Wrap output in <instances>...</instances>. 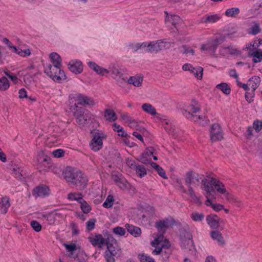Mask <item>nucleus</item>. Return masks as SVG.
<instances>
[{
    "label": "nucleus",
    "mask_w": 262,
    "mask_h": 262,
    "mask_svg": "<svg viewBox=\"0 0 262 262\" xmlns=\"http://www.w3.org/2000/svg\"><path fill=\"white\" fill-rule=\"evenodd\" d=\"M63 176L69 185L77 190H83L88 184L87 177L81 171L72 167H66Z\"/></svg>",
    "instance_id": "1"
},
{
    "label": "nucleus",
    "mask_w": 262,
    "mask_h": 262,
    "mask_svg": "<svg viewBox=\"0 0 262 262\" xmlns=\"http://www.w3.org/2000/svg\"><path fill=\"white\" fill-rule=\"evenodd\" d=\"M202 177V174L192 171H187L184 176V181L185 184L187 186L188 189L187 190L183 187L181 186V191L188 194L191 198V201L198 204H201V201L200 199L195 195L191 185L193 184L198 185L201 183Z\"/></svg>",
    "instance_id": "2"
},
{
    "label": "nucleus",
    "mask_w": 262,
    "mask_h": 262,
    "mask_svg": "<svg viewBox=\"0 0 262 262\" xmlns=\"http://www.w3.org/2000/svg\"><path fill=\"white\" fill-rule=\"evenodd\" d=\"M70 110L73 112L76 122L80 126H86L96 121L94 116L90 112L78 107L76 103L70 105Z\"/></svg>",
    "instance_id": "3"
},
{
    "label": "nucleus",
    "mask_w": 262,
    "mask_h": 262,
    "mask_svg": "<svg viewBox=\"0 0 262 262\" xmlns=\"http://www.w3.org/2000/svg\"><path fill=\"white\" fill-rule=\"evenodd\" d=\"M181 247L187 250L189 254L193 255L195 252L194 246L192 240V236L190 232V228L186 223L181 224Z\"/></svg>",
    "instance_id": "4"
},
{
    "label": "nucleus",
    "mask_w": 262,
    "mask_h": 262,
    "mask_svg": "<svg viewBox=\"0 0 262 262\" xmlns=\"http://www.w3.org/2000/svg\"><path fill=\"white\" fill-rule=\"evenodd\" d=\"M44 71L45 73L54 81L59 82L62 79H66V75L64 71L61 70V67L48 64L45 67Z\"/></svg>",
    "instance_id": "5"
},
{
    "label": "nucleus",
    "mask_w": 262,
    "mask_h": 262,
    "mask_svg": "<svg viewBox=\"0 0 262 262\" xmlns=\"http://www.w3.org/2000/svg\"><path fill=\"white\" fill-rule=\"evenodd\" d=\"M200 110V107L199 104L196 102H193L192 104L185 106V108H184L183 114L188 119L198 123L202 116L196 115L194 114L198 112Z\"/></svg>",
    "instance_id": "6"
},
{
    "label": "nucleus",
    "mask_w": 262,
    "mask_h": 262,
    "mask_svg": "<svg viewBox=\"0 0 262 262\" xmlns=\"http://www.w3.org/2000/svg\"><path fill=\"white\" fill-rule=\"evenodd\" d=\"M107 250L106 252L112 254L116 257L120 256L121 254V249L119 246L117 241L112 236L107 237V242L106 244Z\"/></svg>",
    "instance_id": "7"
},
{
    "label": "nucleus",
    "mask_w": 262,
    "mask_h": 262,
    "mask_svg": "<svg viewBox=\"0 0 262 262\" xmlns=\"http://www.w3.org/2000/svg\"><path fill=\"white\" fill-rule=\"evenodd\" d=\"M105 138V136L102 133L98 132L93 133V138L90 143V146L94 151H98L103 147L102 140Z\"/></svg>",
    "instance_id": "8"
},
{
    "label": "nucleus",
    "mask_w": 262,
    "mask_h": 262,
    "mask_svg": "<svg viewBox=\"0 0 262 262\" xmlns=\"http://www.w3.org/2000/svg\"><path fill=\"white\" fill-rule=\"evenodd\" d=\"M210 135V140L212 142L221 141L223 139V132L219 124L214 123L211 125Z\"/></svg>",
    "instance_id": "9"
},
{
    "label": "nucleus",
    "mask_w": 262,
    "mask_h": 262,
    "mask_svg": "<svg viewBox=\"0 0 262 262\" xmlns=\"http://www.w3.org/2000/svg\"><path fill=\"white\" fill-rule=\"evenodd\" d=\"M206 221L210 227L213 229H217L221 225H224V221L216 214H211L206 217Z\"/></svg>",
    "instance_id": "10"
},
{
    "label": "nucleus",
    "mask_w": 262,
    "mask_h": 262,
    "mask_svg": "<svg viewBox=\"0 0 262 262\" xmlns=\"http://www.w3.org/2000/svg\"><path fill=\"white\" fill-rule=\"evenodd\" d=\"M224 41V37H215L208 41L207 44H203L201 46V50H210L215 52L219 45L221 44Z\"/></svg>",
    "instance_id": "11"
},
{
    "label": "nucleus",
    "mask_w": 262,
    "mask_h": 262,
    "mask_svg": "<svg viewBox=\"0 0 262 262\" xmlns=\"http://www.w3.org/2000/svg\"><path fill=\"white\" fill-rule=\"evenodd\" d=\"M50 192V189L47 185L41 184L33 189L32 194L35 197L44 198L48 196Z\"/></svg>",
    "instance_id": "12"
},
{
    "label": "nucleus",
    "mask_w": 262,
    "mask_h": 262,
    "mask_svg": "<svg viewBox=\"0 0 262 262\" xmlns=\"http://www.w3.org/2000/svg\"><path fill=\"white\" fill-rule=\"evenodd\" d=\"M88 239L93 246H97L99 248H101L102 245H106L107 242V238H103V236L99 234H95L94 236L89 237Z\"/></svg>",
    "instance_id": "13"
},
{
    "label": "nucleus",
    "mask_w": 262,
    "mask_h": 262,
    "mask_svg": "<svg viewBox=\"0 0 262 262\" xmlns=\"http://www.w3.org/2000/svg\"><path fill=\"white\" fill-rule=\"evenodd\" d=\"M164 13L166 14L165 23L166 24H171L178 31H179L180 17L178 15L169 14L167 11H165Z\"/></svg>",
    "instance_id": "14"
},
{
    "label": "nucleus",
    "mask_w": 262,
    "mask_h": 262,
    "mask_svg": "<svg viewBox=\"0 0 262 262\" xmlns=\"http://www.w3.org/2000/svg\"><path fill=\"white\" fill-rule=\"evenodd\" d=\"M151 245L152 247L161 245L163 248L168 249L170 247L169 242L167 239H164L163 234L158 235L154 241L151 242Z\"/></svg>",
    "instance_id": "15"
},
{
    "label": "nucleus",
    "mask_w": 262,
    "mask_h": 262,
    "mask_svg": "<svg viewBox=\"0 0 262 262\" xmlns=\"http://www.w3.org/2000/svg\"><path fill=\"white\" fill-rule=\"evenodd\" d=\"M74 99L78 101V104L82 105H94V100L88 96L82 95L80 94H76Z\"/></svg>",
    "instance_id": "16"
},
{
    "label": "nucleus",
    "mask_w": 262,
    "mask_h": 262,
    "mask_svg": "<svg viewBox=\"0 0 262 262\" xmlns=\"http://www.w3.org/2000/svg\"><path fill=\"white\" fill-rule=\"evenodd\" d=\"M68 68L73 73L78 74L82 72L83 66L80 61L71 60L68 64Z\"/></svg>",
    "instance_id": "17"
},
{
    "label": "nucleus",
    "mask_w": 262,
    "mask_h": 262,
    "mask_svg": "<svg viewBox=\"0 0 262 262\" xmlns=\"http://www.w3.org/2000/svg\"><path fill=\"white\" fill-rule=\"evenodd\" d=\"M221 18V16L219 14H206L201 17L200 22L203 24L215 23Z\"/></svg>",
    "instance_id": "18"
},
{
    "label": "nucleus",
    "mask_w": 262,
    "mask_h": 262,
    "mask_svg": "<svg viewBox=\"0 0 262 262\" xmlns=\"http://www.w3.org/2000/svg\"><path fill=\"white\" fill-rule=\"evenodd\" d=\"M170 225L171 221L169 220H159L156 223V227L158 231L161 232L160 234L163 235Z\"/></svg>",
    "instance_id": "19"
},
{
    "label": "nucleus",
    "mask_w": 262,
    "mask_h": 262,
    "mask_svg": "<svg viewBox=\"0 0 262 262\" xmlns=\"http://www.w3.org/2000/svg\"><path fill=\"white\" fill-rule=\"evenodd\" d=\"M211 183L213 189L221 194H226V189L223 183L215 178H211Z\"/></svg>",
    "instance_id": "20"
},
{
    "label": "nucleus",
    "mask_w": 262,
    "mask_h": 262,
    "mask_svg": "<svg viewBox=\"0 0 262 262\" xmlns=\"http://www.w3.org/2000/svg\"><path fill=\"white\" fill-rule=\"evenodd\" d=\"M112 77L119 85L123 84V82H126L127 80V77L117 69L114 70L112 71Z\"/></svg>",
    "instance_id": "21"
},
{
    "label": "nucleus",
    "mask_w": 262,
    "mask_h": 262,
    "mask_svg": "<svg viewBox=\"0 0 262 262\" xmlns=\"http://www.w3.org/2000/svg\"><path fill=\"white\" fill-rule=\"evenodd\" d=\"M210 236L213 240L215 241L219 245L223 247L225 245V241L222 234L220 232L217 230L211 231L210 232Z\"/></svg>",
    "instance_id": "22"
},
{
    "label": "nucleus",
    "mask_w": 262,
    "mask_h": 262,
    "mask_svg": "<svg viewBox=\"0 0 262 262\" xmlns=\"http://www.w3.org/2000/svg\"><path fill=\"white\" fill-rule=\"evenodd\" d=\"M12 171L14 176L18 179L23 180L27 176L26 170L21 166L14 167Z\"/></svg>",
    "instance_id": "23"
},
{
    "label": "nucleus",
    "mask_w": 262,
    "mask_h": 262,
    "mask_svg": "<svg viewBox=\"0 0 262 262\" xmlns=\"http://www.w3.org/2000/svg\"><path fill=\"white\" fill-rule=\"evenodd\" d=\"M143 76L141 74H137L134 76H130L127 80L126 82L130 84H133L135 86L139 87L142 85L143 82Z\"/></svg>",
    "instance_id": "24"
},
{
    "label": "nucleus",
    "mask_w": 262,
    "mask_h": 262,
    "mask_svg": "<svg viewBox=\"0 0 262 262\" xmlns=\"http://www.w3.org/2000/svg\"><path fill=\"white\" fill-rule=\"evenodd\" d=\"M161 51L160 39L157 41L149 42V48L145 50L146 52L158 53Z\"/></svg>",
    "instance_id": "25"
},
{
    "label": "nucleus",
    "mask_w": 262,
    "mask_h": 262,
    "mask_svg": "<svg viewBox=\"0 0 262 262\" xmlns=\"http://www.w3.org/2000/svg\"><path fill=\"white\" fill-rule=\"evenodd\" d=\"M10 206V199L5 196L0 200V212L2 214H6Z\"/></svg>",
    "instance_id": "26"
},
{
    "label": "nucleus",
    "mask_w": 262,
    "mask_h": 262,
    "mask_svg": "<svg viewBox=\"0 0 262 262\" xmlns=\"http://www.w3.org/2000/svg\"><path fill=\"white\" fill-rule=\"evenodd\" d=\"M220 53L224 56H228L229 55H235L237 54V51L232 46L222 47L220 49Z\"/></svg>",
    "instance_id": "27"
},
{
    "label": "nucleus",
    "mask_w": 262,
    "mask_h": 262,
    "mask_svg": "<svg viewBox=\"0 0 262 262\" xmlns=\"http://www.w3.org/2000/svg\"><path fill=\"white\" fill-rule=\"evenodd\" d=\"M89 67L93 69L95 72L99 75H103L105 73H108L109 71L108 70L101 68L99 66L97 65L95 62L90 61L88 62Z\"/></svg>",
    "instance_id": "28"
},
{
    "label": "nucleus",
    "mask_w": 262,
    "mask_h": 262,
    "mask_svg": "<svg viewBox=\"0 0 262 262\" xmlns=\"http://www.w3.org/2000/svg\"><path fill=\"white\" fill-rule=\"evenodd\" d=\"M59 216L60 214L54 212H51L42 215L43 219L46 220L50 225L54 224L57 217Z\"/></svg>",
    "instance_id": "29"
},
{
    "label": "nucleus",
    "mask_w": 262,
    "mask_h": 262,
    "mask_svg": "<svg viewBox=\"0 0 262 262\" xmlns=\"http://www.w3.org/2000/svg\"><path fill=\"white\" fill-rule=\"evenodd\" d=\"M226 200L231 204H232L237 207H241L242 205V201L234 195L226 192L225 194Z\"/></svg>",
    "instance_id": "30"
},
{
    "label": "nucleus",
    "mask_w": 262,
    "mask_h": 262,
    "mask_svg": "<svg viewBox=\"0 0 262 262\" xmlns=\"http://www.w3.org/2000/svg\"><path fill=\"white\" fill-rule=\"evenodd\" d=\"M152 154L153 152L152 151L147 149L140 156L139 161L141 163L145 164L150 163L151 161V156L152 155Z\"/></svg>",
    "instance_id": "31"
},
{
    "label": "nucleus",
    "mask_w": 262,
    "mask_h": 262,
    "mask_svg": "<svg viewBox=\"0 0 262 262\" xmlns=\"http://www.w3.org/2000/svg\"><path fill=\"white\" fill-rule=\"evenodd\" d=\"M260 83L259 78L256 76L252 77L248 81V86L252 89V93L259 86Z\"/></svg>",
    "instance_id": "32"
},
{
    "label": "nucleus",
    "mask_w": 262,
    "mask_h": 262,
    "mask_svg": "<svg viewBox=\"0 0 262 262\" xmlns=\"http://www.w3.org/2000/svg\"><path fill=\"white\" fill-rule=\"evenodd\" d=\"M125 227L127 231L135 237L140 235L141 230L140 228L128 224H126Z\"/></svg>",
    "instance_id": "33"
},
{
    "label": "nucleus",
    "mask_w": 262,
    "mask_h": 262,
    "mask_svg": "<svg viewBox=\"0 0 262 262\" xmlns=\"http://www.w3.org/2000/svg\"><path fill=\"white\" fill-rule=\"evenodd\" d=\"M201 182L202 184L201 188L204 190H212V188H213L211 183V178L207 179L203 176Z\"/></svg>",
    "instance_id": "34"
},
{
    "label": "nucleus",
    "mask_w": 262,
    "mask_h": 262,
    "mask_svg": "<svg viewBox=\"0 0 262 262\" xmlns=\"http://www.w3.org/2000/svg\"><path fill=\"white\" fill-rule=\"evenodd\" d=\"M162 124L165 130L170 134L174 133V128L170 121L166 119H161Z\"/></svg>",
    "instance_id": "35"
},
{
    "label": "nucleus",
    "mask_w": 262,
    "mask_h": 262,
    "mask_svg": "<svg viewBox=\"0 0 262 262\" xmlns=\"http://www.w3.org/2000/svg\"><path fill=\"white\" fill-rule=\"evenodd\" d=\"M215 191L213 188H212V190H204V195L207 199L205 203L207 206H210V203L211 202V200L215 198Z\"/></svg>",
    "instance_id": "36"
},
{
    "label": "nucleus",
    "mask_w": 262,
    "mask_h": 262,
    "mask_svg": "<svg viewBox=\"0 0 262 262\" xmlns=\"http://www.w3.org/2000/svg\"><path fill=\"white\" fill-rule=\"evenodd\" d=\"M239 13L240 10L238 8L233 7L227 9L225 12V14L228 17H236Z\"/></svg>",
    "instance_id": "37"
},
{
    "label": "nucleus",
    "mask_w": 262,
    "mask_h": 262,
    "mask_svg": "<svg viewBox=\"0 0 262 262\" xmlns=\"http://www.w3.org/2000/svg\"><path fill=\"white\" fill-rule=\"evenodd\" d=\"M50 57L53 65L61 67V58L59 55L55 52H52L50 54Z\"/></svg>",
    "instance_id": "38"
},
{
    "label": "nucleus",
    "mask_w": 262,
    "mask_h": 262,
    "mask_svg": "<svg viewBox=\"0 0 262 262\" xmlns=\"http://www.w3.org/2000/svg\"><path fill=\"white\" fill-rule=\"evenodd\" d=\"M142 108L145 113L151 115H155L157 114L156 108L149 103H144L142 105Z\"/></svg>",
    "instance_id": "39"
},
{
    "label": "nucleus",
    "mask_w": 262,
    "mask_h": 262,
    "mask_svg": "<svg viewBox=\"0 0 262 262\" xmlns=\"http://www.w3.org/2000/svg\"><path fill=\"white\" fill-rule=\"evenodd\" d=\"M249 55L253 57V61L255 63L262 61V50L252 51L249 53Z\"/></svg>",
    "instance_id": "40"
},
{
    "label": "nucleus",
    "mask_w": 262,
    "mask_h": 262,
    "mask_svg": "<svg viewBox=\"0 0 262 262\" xmlns=\"http://www.w3.org/2000/svg\"><path fill=\"white\" fill-rule=\"evenodd\" d=\"M104 116L106 119L110 121H114L117 119L115 112L111 109L105 110Z\"/></svg>",
    "instance_id": "41"
},
{
    "label": "nucleus",
    "mask_w": 262,
    "mask_h": 262,
    "mask_svg": "<svg viewBox=\"0 0 262 262\" xmlns=\"http://www.w3.org/2000/svg\"><path fill=\"white\" fill-rule=\"evenodd\" d=\"M68 199L71 201H76L79 203L83 201L82 195L79 192H71L68 195Z\"/></svg>",
    "instance_id": "42"
},
{
    "label": "nucleus",
    "mask_w": 262,
    "mask_h": 262,
    "mask_svg": "<svg viewBox=\"0 0 262 262\" xmlns=\"http://www.w3.org/2000/svg\"><path fill=\"white\" fill-rule=\"evenodd\" d=\"M134 170L136 171L137 174L140 178L144 177L147 174L146 169L144 166L138 164Z\"/></svg>",
    "instance_id": "43"
},
{
    "label": "nucleus",
    "mask_w": 262,
    "mask_h": 262,
    "mask_svg": "<svg viewBox=\"0 0 262 262\" xmlns=\"http://www.w3.org/2000/svg\"><path fill=\"white\" fill-rule=\"evenodd\" d=\"M12 51L21 56H26L30 54V51L29 49L23 50L19 48H17L15 46L11 47Z\"/></svg>",
    "instance_id": "44"
},
{
    "label": "nucleus",
    "mask_w": 262,
    "mask_h": 262,
    "mask_svg": "<svg viewBox=\"0 0 262 262\" xmlns=\"http://www.w3.org/2000/svg\"><path fill=\"white\" fill-rule=\"evenodd\" d=\"M189 71L193 73L198 79H201L202 78L203 69L202 67H198L196 68L193 67V70L192 69Z\"/></svg>",
    "instance_id": "45"
},
{
    "label": "nucleus",
    "mask_w": 262,
    "mask_h": 262,
    "mask_svg": "<svg viewBox=\"0 0 262 262\" xmlns=\"http://www.w3.org/2000/svg\"><path fill=\"white\" fill-rule=\"evenodd\" d=\"M10 86L9 82L7 78L3 77L0 79V91H6Z\"/></svg>",
    "instance_id": "46"
},
{
    "label": "nucleus",
    "mask_w": 262,
    "mask_h": 262,
    "mask_svg": "<svg viewBox=\"0 0 262 262\" xmlns=\"http://www.w3.org/2000/svg\"><path fill=\"white\" fill-rule=\"evenodd\" d=\"M216 88L221 90L224 94L228 95L230 93L231 89L226 83H222L216 85Z\"/></svg>",
    "instance_id": "47"
},
{
    "label": "nucleus",
    "mask_w": 262,
    "mask_h": 262,
    "mask_svg": "<svg viewBox=\"0 0 262 262\" xmlns=\"http://www.w3.org/2000/svg\"><path fill=\"white\" fill-rule=\"evenodd\" d=\"M114 202V196L112 195H108L103 203V206L105 208H110L113 206Z\"/></svg>",
    "instance_id": "48"
},
{
    "label": "nucleus",
    "mask_w": 262,
    "mask_h": 262,
    "mask_svg": "<svg viewBox=\"0 0 262 262\" xmlns=\"http://www.w3.org/2000/svg\"><path fill=\"white\" fill-rule=\"evenodd\" d=\"M191 217L195 222L202 221L204 218V215L202 213L193 212L191 214Z\"/></svg>",
    "instance_id": "49"
},
{
    "label": "nucleus",
    "mask_w": 262,
    "mask_h": 262,
    "mask_svg": "<svg viewBox=\"0 0 262 262\" xmlns=\"http://www.w3.org/2000/svg\"><path fill=\"white\" fill-rule=\"evenodd\" d=\"M141 262H155L154 259L147 254H142L139 255Z\"/></svg>",
    "instance_id": "50"
},
{
    "label": "nucleus",
    "mask_w": 262,
    "mask_h": 262,
    "mask_svg": "<svg viewBox=\"0 0 262 262\" xmlns=\"http://www.w3.org/2000/svg\"><path fill=\"white\" fill-rule=\"evenodd\" d=\"M260 31L259 25L258 23H254V25L250 28L249 33L252 35H256Z\"/></svg>",
    "instance_id": "51"
},
{
    "label": "nucleus",
    "mask_w": 262,
    "mask_h": 262,
    "mask_svg": "<svg viewBox=\"0 0 262 262\" xmlns=\"http://www.w3.org/2000/svg\"><path fill=\"white\" fill-rule=\"evenodd\" d=\"M117 185L121 189L126 190L128 189V186L129 184L127 181L123 178L121 179V181H119Z\"/></svg>",
    "instance_id": "52"
},
{
    "label": "nucleus",
    "mask_w": 262,
    "mask_h": 262,
    "mask_svg": "<svg viewBox=\"0 0 262 262\" xmlns=\"http://www.w3.org/2000/svg\"><path fill=\"white\" fill-rule=\"evenodd\" d=\"M96 221L94 219H92L89 220L86 223V229L88 231H91L93 230L95 226V223Z\"/></svg>",
    "instance_id": "53"
},
{
    "label": "nucleus",
    "mask_w": 262,
    "mask_h": 262,
    "mask_svg": "<svg viewBox=\"0 0 262 262\" xmlns=\"http://www.w3.org/2000/svg\"><path fill=\"white\" fill-rule=\"evenodd\" d=\"M79 203L81 204V209L84 213H88L90 211L91 208L86 201L83 200V202L81 201Z\"/></svg>",
    "instance_id": "54"
},
{
    "label": "nucleus",
    "mask_w": 262,
    "mask_h": 262,
    "mask_svg": "<svg viewBox=\"0 0 262 262\" xmlns=\"http://www.w3.org/2000/svg\"><path fill=\"white\" fill-rule=\"evenodd\" d=\"M31 227L37 232L41 230V225L36 221H32L30 223Z\"/></svg>",
    "instance_id": "55"
},
{
    "label": "nucleus",
    "mask_w": 262,
    "mask_h": 262,
    "mask_svg": "<svg viewBox=\"0 0 262 262\" xmlns=\"http://www.w3.org/2000/svg\"><path fill=\"white\" fill-rule=\"evenodd\" d=\"M113 232L120 236L124 235L126 233V231L123 227L118 226L113 229Z\"/></svg>",
    "instance_id": "56"
},
{
    "label": "nucleus",
    "mask_w": 262,
    "mask_h": 262,
    "mask_svg": "<svg viewBox=\"0 0 262 262\" xmlns=\"http://www.w3.org/2000/svg\"><path fill=\"white\" fill-rule=\"evenodd\" d=\"M160 43L161 47V51L164 49H169L172 47L173 42L164 41V40L160 39Z\"/></svg>",
    "instance_id": "57"
},
{
    "label": "nucleus",
    "mask_w": 262,
    "mask_h": 262,
    "mask_svg": "<svg viewBox=\"0 0 262 262\" xmlns=\"http://www.w3.org/2000/svg\"><path fill=\"white\" fill-rule=\"evenodd\" d=\"M210 206L215 211H219L224 209V206L222 204L218 203H213L212 202L210 203Z\"/></svg>",
    "instance_id": "58"
},
{
    "label": "nucleus",
    "mask_w": 262,
    "mask_h": 262,
    "mask_svg": "<svg viewBox=\"0 0 262 262\" xmlns=\"http://www.w3.org/2000/svg\"><path fill=\"white\" fill-rule=\"evenodd\" d=\"M4 73L14 83L17 82L18 78L15 75L11 74L9 71H5Z\"/></svg>",
    "instance_id": "59"
},
{
    "label": "nucleus",
    "mask_w": 262,
    "mask_h": 262,
    "mask_svg": "<svg viewBox=\"0 0 262 262\" xmlns=\"http://www.w3.org/2000/svg\"><path fill=\"white\" fill-rule=\"evenodd\" d=\"M253 128L257 132H259L262 129V121L256 120L253 122Z\"/></svg>",
    "instance_id": "60"
},
{
    "label": "nucleus",
    "mask_w": 262,
    "mask_h": 262,
    "mask_svg": "<svg viewBox=\"0 0 262 262\" xmlns=\"http://www.w3.org/2000/svg\"><path fill=\"white\" fill-rule=\"evenodd\" d=\"M66 249L70 252L69 256H72L73 253V252L76 250V245L75 244H64Z\"/></svg>",
    "instance_id": "61"
},
{
    "label": "nucleus",
    "mask_w": 262,
    "mask_h": 262,
    "mask_svg": "<svg viewBox=\"0 0 262 262\" xmlns=\"http://www.w3.org/2000/svg\"><path fill=\"white\" fill-rule=\"evenodd\" d=\"M70 228H71L73 234L77 235L79 233L77 225L76 223L72 222L70 224Z\"/></svg>",
    "instance_id": "62"
},
{
    "label": "nucleus",
    "mask_w": 262,
    "mask_h": 262,
    "mask_svg": "<svg viewBox=\"0 0 262 262\" xmlns=\"http://www.w3.org/2000/svg\"><path fill=\"white\" fill-rule=\"evenodd\" d=\"M64 152L63 150L58 149L55 150L53 151L52 154L55 158H60L64 155Z\"/></svg>",
    "instance_id": "63"
},
{
    "label": "nucleus",
    "mask_w": 262,
    "mask_h": 262,
    "mask_svg": "<svg viewBox=\"0 0 262 262\" xmlns=\"http://www.w3.org/2000/svg\"><path fill=\"white\" fill-rule=\"evenodd\" d=\"M112 254H109L108 253L105 252L104 257L107 262H115V257Z\"/></svg>",
    "instance_id": "64"
}]
</instances>
